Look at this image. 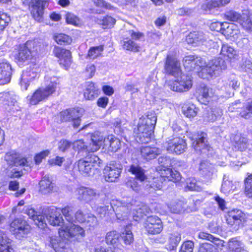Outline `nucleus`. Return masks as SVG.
I'll return each mask as SVG.
<instances>
[{
	"label": "nucleus",
	"instance_id": "obj_1",
	"mask_svg": "<svg viewBox=\"0 0 252 252\" xmlns=\"http://www.w3.org/2000/svg\"><path fill=\"white\" fill-rule=\"evenodd\" d=\"M157 117L155 112H148L139 119L137 126L133 132L136 140L141 143H148L154 132L157 123Z\"/></svg>",
	"mask_w": 252,
	"mask_h": 252
},
{
	"label": "nucleus",
	"instance_id": "obj_2",
	"mask_svg": "<svg viewBox=\"0 0 252 252\" xmlns=\"http://www.w3.org/2000/svg\"><path fill=\"white\" fill-rule=\"evenodd\" d=\"M93 147L90 149L92 151H97L101 146L109 151L116 152L121 147L120 140L113 135H108L104 137L98 132H94L92 134Z\"/></svg>",
	"mask_w": 252,
	"mask_h": 252
},
{
	"label": "nucleus",
	"instance_id": "obj_3",
	"mask_svg": "<svg viewBox=\"0 0 252 252\" xmlns=\"http://www.w3.org/2000/svg\"><path fill=\"white\" fill-rule=\"evenodd\" d=\"M102 161L94 154L87 156L78 162L79 171L84 176H92L99 173V167Z\"/></svg>",
	"mask_w": 252,
	"mask_h": 252
},
{
	"label": "nucleus",
	"instance_id": "obj_4",
	"mask_svg": "<svg viewBox=\"0 0 252 252\" xmlns=\"http://www.w3.org/2000/svg\"><path fill=\"white\" fill-rule=\"evenodd\" d=\"M225 61L220 58L213 59L203 65L202 69L198 72L199 77L208 79L210 77L219 75L222 70L226 68Z\"/></svg>",
	"mask_w": 252,
	"mask_h": 252
},
{
	"label": "nucleus",
	"instance_id": "obj_5",
	"mask_svg": "<svg viewBox=\"0 0 252 252\" xmlns=\"http://www.w3.org/2000/svg\"><path fill=\"white\" fill-rule=\"evenodd\" d=\"M218 39L213 34L207 32L204 33L202 32H190L186 37L188 44L198 46L204 44L209 47H215Z\"/></svg>",
	"mask_w": 252,
	"mask_h": 252
},
{
	"label": "nucleus",
	"instance_id": "obj_6",
	"mask_svg": "<svg viewBox=\"0 0 252 252\" xmlns=\"http://www.w3.org/2000/svg\"><path fill=\"white\" fill-rule=\"evenodd\" d=\"M47 83L45 87H41L37 90L33 94L30 99V104L35 105L39 102L47 98L56 91L59 83L58 79L55 77L50 78V81H47Z\"/></svg>",
	"mask_w": 252,
	"mask_h": 252
},
{
	"label": "nucleus",
	"instance_id": "obj_7",
	"mask_svg": "<svg viewBox=\"0 0 252 252\" xmlns=\"http://www.w3.org/2000/svg\"><path fill=\"white\" fill-rule=\"evenodd\" d=\"M38 48L34 41H27L24 45L20 46L18 53L15 55V60L20 63H29L37 53Z\"/></svg>",
	"mask_w": 252,
	"mask_h": 252
},
{
	"label": "nucleus",
	"instance_id": "obj_8",
	"mask_svg": "<svg viewBox=\"0 0 252 252\" xmlns=\"http://www.w3.org/2000/svg\"><path fill=\"white\" fill-rule=\"evenodd\" d=\"M246 216L241 210L233 209L228 212L226 221L230 230L236 231L243 227L246 222Z\"/></svg>",
	"mask_w": 252,
	"mask_h": 252
},
{
	"label": "nucleus",
	"instance_id": "obj_9",
	"mask_svg": "<svg viewBox=\"0 0 252 252\" xmlns=\"http://www.w3.org/2000/svg\"><path fill=\"white\" fill-rule=\"evenodd\" d=\"M128 171L135 176V178L129 179L126 183L127 186L135 191H139L141 188V184H139L137 180L142 184L147 179L144 170L138 165H131Z\"/></svg>",
	"mask_w": 252,
	"mask_h": 252
},
{
	"label": "nucleus",
	"instance_id": "obj_10",
	"mask_svg": "<svg viewBox=\"0 0 252 252\" xmlns=\"http://www.w3.org/2000/svg\"><path fill=\"white\" fill-rule=\"evenodd\" d=\"M128 201L113 200L112 204L113 205L114 212L118 220H126L130 214V211L132 210L131 202H128L131 200L130 198H128Z\"/></svg>",
	"mask_w": 252,
	"mask_h": 252
},
{
	"label": "nucleus",
	"instance_id": "obj_11",
	"mask_svg": "<svg viewBox=\"0 0 252 252\" xmlns=\"http://www.w3.org/2000/svg\"><path fill=\"white\" fill-rule=\"evenodd\" d=\"M25 5L28 6L33 18L37 21L42 20L46 1L42 0H25Z\"/></svg>",
	"mask_w": 252,
	"mask_h": 252
},
{
	"label": "nucleus",
	"instance_id": "obj_12",
	"mask_svg": "<svg viewBox=\"0 0 252 252\" xmlns=\"http://www.w3.org/2000/svg\"><path fill=\"white\" fill-rule=\"evenodd\" d=\"M122 169L123 166L120 163L114 161L110 162L103 170L105 181L109 182L116 181L120 176Z\"/></svg>",
	"mask_w": 252,
	"mask_h": 252
},
{
	"label": "nucleus",
	"instance_id": "obj_13",
	"mask_svg": "<svg viewBox=\"0 0 252 252\" xmlns=\"http://www.w3.org/2000/svg\"><path fill=\"white\" fill-rule=\"evenodd\" d=\"M191 140L192 141V146L197 152L206 153L211 149L207 140V134L205 132H200L194 135Z\"/></svg>",
	"mask_w": 252,
	"mask_h": 252
},
{
	"label": "nucleus",
	"instance_id": "obj_14",
	"mask_svg": "<svg viewBox=\"0 0 252 252\" xmlns=\"http://www.w3.org/2000/svg\"><path fill=\"white\" fill-rule=\"evenodd\" d=\"M60 237L64 238L69 237H83L85 236L84 229L78 225L70 223L69 225H64L59 230Z\"/></svg>",
	"mask_w": 252,
	"mask_h": 252
},
{
	"label": "nucleus",
	"instance_id": "obj_15",
	"mask_svg": "<svg viewBox=\"0 0 252 252\" xmlns=\"http://www.w3.org/2000/svg\"><path fill=\"white\" fill-rule=\"evenodd\" d=\"M164 147L170 153L181 154L187 149L186 141L180 137H174L164 143Z\"/></svg>",
	"mask_w": 252,
	"mask_h": 252
},
{
	"label": "nucleus",
	"instance_id": "obj_16",
	"mask_svg": "<svg viewBox=\"0 0 252 252\" xmlns=\"http://www.w3.org/2000/svg\"><path fill=\"white\" fill-rule=\"evenodd\" d=\"M183 65L188 71L196 70L198 72L202 69L205 61L200 57L189 55L184 57L183 60Z\"/></svg>",
	"mask_w": 252,
	"mask_h": 252
},
{
	"label": "nucleus",
	"instance_id": "obj_17",
	"mask_svg": "<svg viewBox=\"0 0 252 252\" xmlns=\"http://www.w3.org/2000/svg\"><path fill=\"white\" fill-rule=\"evenodd\" d=\"M29 225L25 220L21 219H15L10 225V231L18 239L24 237L29 232Z\"/></svg>",
	"mask_w": 252,
	"mask_h": 252
},
{
	"label": "nucleus",
	"instance_id": "obj_18",
	"mask_svg": "<svg viewBox=\"0 0 252 252\" xmlns=\"http://www.w3.org/2000/svg\"><path fill=\"white\" fill-rule=\"evenodd\" d=\"M192 83L190 76L183 74L180 79L175 80L169 84L170 89L173 91L183 92L189 91L192 87Z\"/></svg>",
	"mask_w": 252,
	"mask_h": 252
},
{
	"label": "nucleus",
	"instance_id": "obj_19",
	"mask_svg": "<svg viewBox=\"0 0 252 252\" xmlns=\"http://www.w3.org/2000/svg\"><path fill=\"white\" fill-rule=\"evenodd\" d=\"M233 146L235 150L246 151L252 156V140L248 139L244 135L236 134L233 138Z\"/></svg>",
	"mask_w": 252,
	"mask_h": 252
},
{
	"label": "nucleus",
	"instance_id": "obj_20",
	"mask_svg": "<svg viewBox=\"0 0 252 252\" xmlns=\"http://www.w3.org/2000/svg\"><path fill=\"white\" fill-rule=\"evenodd\" d=\"M144 226L147 232L152 235L159 234L163 230L161 220L156 216L147 217Z\"/></svg>",
	"mask_w": 252,
	"mask_h": 252
},
{
	"label": "nucleus",
	"instance_id": "obj_21",
	"mask_svg": "<svg viewBox=\"0 0 252 252\" xmlns=\"http://www.w3.org/2000/svg\"><path fill=\"white\" fill-rule=\"evenodd\" d=\"M75 192L78 200L87 203L97 198L99 196V193L96 190L84 187L76 189Z\"/></svg>",
	"mask_w": 252,
	"mask_h": 252
},
{
	"label": "nucleus",
	"instance_id": "obj_22",
	"mask_svg": "<svg viewBox=\"0 0 252 252\" xmlns=\"http://www.w3.org/2000/svg\"><path fill=\"white\" fill-rule=\"evenodd\" d=\"M53 52L55 56L59 58L60 64L65 69H67L72 63L71 55L70 51L61 47H55Z\"/></svg>",
	"mask_w": 252,
	"mask_h": 252
},
{
	"label": "nucleus",
	"instance_id": "obj_23",
	"mask_svg": "<svg viewBox=\"0 0 252 252\" xmlns=\"http://www.w3.org/2000/svg\"><path fill=\"white\" fill-rule=\"evenodd\" d=\"M38 69L34 67H29L23 71L21 75L20 85L23 90H27L30 82L38 77Z\"/></svg>",
	"mask_w": 252,
	"mask_h": 252
},
{
	"label": "nucleus",
	"instance_id": "obj_24",
	"mask_svg": "<svg viewBox=\"0 0 252 252\" xmlns=\"http://www.w3.org/2000/svg\"><path fill=\"white\" fill-rule=\"evenodd\" d=\"M164 69L167 73L175 77L181 73L180 63L176 58L170 55H168L166 57Z\"/></svg>",
	"mask_w": 252,
	"mask_h": 252
},
{
	"label": "nucleus",
	"instance_id": "obj_25",
	"mask_svg": "<svg viewBox=\"0 0 252 252\" xmlns=\"http://www.w3.org/2000/svg\"><path fill=\"white\" fill-rule=\"evenodd\" d=\"M79 111L77 110L66 109L60 113V118L63 121H72L73 126L75 128L78 127L81 120L80 119Z\"/></svg>",
	"mask_w": 252,
	"mask_h": 252
},
{
	"label": "nucleus",
	"instance_id": "obj_26",
	"mask_svg": "<svg viewBox=\"0 0 252 252\" xmlns=\"http://www.w3.org/2000/svg\"><path fill=\"white\" fill-rule=\"evenodd\" d=\"M45 219L53 226H61L63 223V220L58 208L48 209Z\"/></svg>",
	"mask_w": 252,
	"mask_h": 252
},
{
	"label": "nucleus",
	"instance_id": "obj_27",
	"mask_svg": "<svg viewBox=\"0 0 252 252\" xmlns=\"http://www.w3.org/2000/svg\"><path fill=\"white\" fill-rule=\"evenodd\" d=\"M12 73V69L10 63L7 61L0 63V85L8 83Z\"/></svg>",
	"mask_w": 252,
	"mask_h": 252
},
{
	"label": "nucleus",
	"instance_id": "obj_28",
	"mask_svg": "<svg viewBox=\"0 0 252 252\" xmlns=\"http://www.w3.org/2000/svg\"><path fill=\"white\" fill-rule=\"evenodd\" d=\"M5 159L9 165H20L31 168V162L28 161L26 158H20L18 155L13 152L6 154Z\"/></svg>",
	"mask_w": 252,
	"mask_h": 252
},
{
	"label": "nucleus",
	"instance_id": "obj_29",
	"mask_svg": "<svg viewBox=\"0 0 252 252\" xmlns=\"http://www.w3.org/2000/svg\"><path fill=\"white\" fill-rule=\"evenodd\" d=\"M170 211L172 213L180 214L187 209L188 206L185 199H175L167 204Z\"/></svg>",
	"mask_w": 252,
	"mask_h": 252
},
{
	"label": "nucleus",
	"instance_id": "obj_30",
	"mask_svg": "<svg viewBox=\"0 0 252 252\" xmlns=\"http://www.w3.org/2000/svg\"><path fill=\"white\" fill-rule=\"evenodd\" d=\"M161 152V150L157 147L142 146L140 149L141 157L147 161L155 158Z\"/></svg>",
	"mask_w": 252,
	"mask_h": 252
},
{
	"label": "nucleus",
	"instance_id": "obj_31",
	"mask_svg": "<svg viewBox=\"0 0 252 252\" xmlns=\"http://www.w3.org/2000/svg\"><path fill=\"white\" fill-rule=\"evenodd\" d=\"M200 173L207 180L212 179L215 171L214 165L207 160L202 161L199 166Z\"/></svg>",
	"mask_w": 252,
	"mask_h": 252
},
{
	"label": "nucleus",
	"instance_id": "obj_32",
	"mask_svg": "<svg viewBox=\"0 0 252 252\" xmlns=\"http://www.w3.org/2000/svg\"><path fill=\"white\" fill-rule=\"evenodd\" d=\"M18 96L13 92H3L0 93V103L14 106L17 103Z\"/></svg>",
	"mask_w": 252,
	"mask_h": 252
},
{
	"label": "nucleus",
	"instance_id": "obj_33",
	"mask_svg": "<svg viewBox=\"0 0 252 252\" xmlns=\"http://www.w3.org/2000/svg\"><path fill=\"white\" fill-rule=\"evenodd\" d=\"M27 215L30 218L32 219L36 224L39 228L44 229L47 226L44 215H38V213L33 209H29L27 211Z\"/></svg>",
	"mask_w": 252,
	"mask_h": 252
},
{
	"label": "nucleus",
	"instance_id": "obj_34",
	"mask_svg": "<svg viewBox=\"0 0 252 252\" xmlns=\"http://www.w3.org/2000/svg\"><path fill=\"white\" fill-rule=\"evenodd\" d=\"M99 92V89L94 83L88 82L84 95L88 100H93L98 96Z\"/></svg>",
	"mask_w": 252,
	"mask_h": 252
},
{
	"label": "nucleus",
	"instance_id": "obj_35",
	"mask_svg": "<svg viewBox=\"0 0 252 252\" xmlns=\"http://www.w3.org/2000/svg\"><path fill=\"white\" fill-rule=\"evenodd\" d=\"M39 191L43 193L46 194L52 192L54 189V184L49 179L48 176H44L40 181Z\"/></svg>",
	"mask_w": 252,
	"mask_h": 252
},
{
	"label": "nucleus",
	"instance_id": "obj_36",
	"mask_svg": "<svg viewBox=\"0 0 252 252\" xmlns=\"http://www.w3.org/2000/svg\"><path fill=\"white\" fill-rule=\"evenodd\" d=\"M199 238L208 240L213 243L217 249L221 250L224 247V242L220 239L217 238L212 235L205 232H201L198 234Z\"/></svg>",
	"mask_w": 252,
	"mask_h": 252
},
{
	"label": "nucleus",
	"instance_id": "obj_37",
	"mask_svg": "<svg viewBox=\"0 0 252 252\" xmlns=\"http://www.w3.org/2000/svg\"><path fill=\"white\" fill-rule=\"evenodd\" d=\"M130 206H132L133 218L136 221H138L143 215H146L149 212V208L144 205L137 208H135L132 204Z\"/></svg>",
	"mask_w": 252,
	"mask_h": 252
},
{
	"label": "nucleus",
	"instance_id": "obj_38",
	"mask_svg": "<svg viewBox=\"0 0 252 252\" xmlns=\"http://www.w3.org/2000/svg\"><path fill=\"white\" fill-rule=\"evenodd\" d=\"M10 242L6 234L3 231H0V252H14L12 248L7 245Z\"/></svg>",
	"mask_w": 252,
	"mask_h": 252
},
{
	"label": "nucleus",
	"instance_id": "obj_39",
	"mask_svg": "<svg viewBox=\"0 0 252 252\" xmlns=\"http://www.w3.org/2000/svg\"><path fill=\"white\" fill-rule=\"evenodd\" d=\"M215 92L212 88L204 86L202 87L199 91V98L202 100L203 103L209 102L214 96Z\"/></svg>",
	"mask_w": 252,
	"mask_h": 252
},
{
	"label": "nucleus",
	"instance_id": "obj_40",
	"mask_svg": "<svg viewBox=\"0 0 252 252\" xmlns=\"http://www.w3.org/2000/svg\"><path fill=\"white\" fill-rule=\"evenodd\" d=\"M122 44L123 48L127 51L137 52L140 49V46L138 44L128 37L123 39Z\"/></svg>",
	"mask_w": 252,
	"mask_h": 252
},
{
	"label": "nucleus",
	"instance_id": "obj_41",
	"mask_svg": "<svg viewBox=\"0 0 252 252\" xmlns=\"http://www.w3.org/2000/svg\"><path fill=\"white\" fill-rule=\"evenodd\" d=\"M96 211L100 216V217L105 218L106 220H108L113 214V205H112L111 202L110 205L101 206L97 208Z\"/></svg>",
	"mask_w": 252,
	"mask_h": 252
},
{
	"label": "nucleus",
	"instance_id": "obj_42",
	"mask_svg": "<svg viewBox=\"0 0 252 252\" xmlns=\"http://www.w3.org/2000/svg\"><path fill=\"white\" fill-rule=\"evenodd\" d=\"M220 54L230 59H235L238 57L237 51L227 44L222 45Z\"/></svg>",
	"mask_w": 252,
	"mask_h": 252
},
{
	"label": "nucleus",
	"instance_id": "obj_43",
	"mask_svg": "<svg viewBox=\"0 0 252 252\" xmlns=\"http://www.w3.org/2000/svg\"><path fill=\"white\" fill-rule=\"evenodd\" d=\"M60 212L62 213L63 216L64 217L65 220L69 223H73L75 221L74 219V212L73 207L70 206H66L63 208H60Z\"/></svg>",
	"mask_w": 252,
	"mask_h": 252
},
{
	"label": "nucleus",
	"instance_id": "obj_44",
	"mask_svg": "<svg viewBox=\"0 0 252 252\" xmlns=\"http://www.w3.org/2000/svg\"><path fill=\"white\" fill-rule=\"evenodd\" d=\"M245 30L249 32H252V22L248 12L242 14V18L239 22Z\"/></svg>",
	"mask_w": 252,
	"mask_h": 252
},
{
	"label": "nucleus",
	"instance_id": "obj_45",
	"mask_svg": "<svg viewBox=\"0 0 252 252\" xmlns=\"http://www.w3.org/2000/svg\"><path fill=\"white\" fill-rule=\"evenodd\" d=\"M241 117L245 119L252 117V99H249L240 111Z\"/></svg>",
	"mask_w": 252,
	"mask_h": 252
},
{
	"label": "nucleus",
	"instance_id": "obj_46",
	"mask_svg": "<svg viewBox=\"0 0 252 252\" xmlns=\"http://www.w3.org/2000/svg\"><path fill=\"white\" fill-rule=\"evenodd\" d=\"M181 240V237L180 233L175 232L171 234L169 237L167 249L170 251L176 249Z\"/></svg>",
	"mask_w": 252,
	"mask_h": 252
},
{
	"label": "nucleus",
	"instance_id": "obj_47",
	"mask_svg": "<svg viewBox=\"0 0 252 252\" xmlns=\"http://www.w3.org/2000/svg\"><path fill=\"white\" fill-rule=\"evenodd\" d=\"M198 111V108L193 104L185 105L182 107L183 113L188 118H193L196 116Z\"/></svg>",
	"mask_w": 252,
	"mask_h": 252
},
{
	"label": "nucleus",
	"instance_id": "obj_48",
	"mask_svg": "<svg viewBox=\"0 0 252 252\" xmlns=\"http://www.w3.org/2000/svg\"><path fill=\"white\" fill-rule=\"evenodd\" d=\"M163 179L161 177L154 178L152 181L149 182L150 184L147 185L146 187L150 192H152L154 190H160L162 187Z\"/></svg>",
	"mask_w": 252,
	"mask_h": 252
},
{
	"label": "nucleus",
	"instance_id": "obj_49",
	"mask_svg": "<svg viewBox=\"0 0 252 252\" xmlns=\"http://www.w3.org/2000/svg\"><path fill=\"white\" fill-rule=\"evenodd\" d=\"M215 8L217 6L215 0H206L201 6L202 11L206 14H211L212 10Z\"/></svg>",
	"mask_w": 252,
	"mask_h": 252
},
{
	"label": "nucleus",
	"instance_id": "obj_50",
	"mask_svg": "<svg viewBox=\"0 0 252 252\" xmlns=\"http://www.w3.org/2000/svg\"><path fill=\"white\" fill-rule=\"evenodd\" d=\"M55 41L59 44H69L72 41L71 38L63 33H55L53 36Z\"/></svg>",
	"mask_w": 252,
	"mask_h": 252
},
{
	"label": "nucleus",
	"instance_id": "obj_51",
	"mask_svg": "<svg viewBox=\"0 0 252 252\" xmlns=\"http://www.w3.org/2000/svg\"><path fill=\"white\" fill-rule=\"evenodd\" d=\"M103 50L104 47L103 45L91 47L88 51L87 58L90 59H95L97 57L101 56V53Z\"/></svg>",
	"mask_w": 252,
	"mask_h": 252
},
{
	"label": "nucleus",
	"instance_id": "obj_52",
	"mask_svg": "<svg viewBox=\"0 0 252 252\" xmlns=\"http://www.w3.org/2000/svg\"><path fill=\"white\" fill-rule=\"evenodd\" d=\"M91 142L90 143L89 146H87L85 144L84 141L82 140H77L72 143L73 148L75 150H85L86 151L93 152L90 149L93 147V142L92 139Z\"/></svg>",
	"mask_w": 252,
	"mask_h": 252
},
{
	"label": "nucleus",
	"instance_id": "obj_53",
	"mask_svg": "<svg viewBox=\"0 0 252 252\" xmlns=\"http://www.w3.org/2000/svg\"><path fill=\"white\" fill-rule=\"evenodd\" d=\"M120 237V234L116 231L108 232L106 235V242L108 244H116L118 242Z\"/></svg>",
	"mask_w": 252,
	"mask_h": 252
},
{
	"label": "nucleus",
	"instance_id": "obj_54",
	"mask_svg": "<svg viewBox=\"0 0 252 252\" xmlns=\"http://www.w3.org/2000/svg\"><path fill=\"white\" fill-rule=\"evenodd\" d=\"M225 17L226 20L231 22H240L242 18V14L233 10H230L225 12Z\"/></svg>",
	"mask_w": 252,
	"mask_h": 252
},
{
	"label": "nucleus",
	"instance_id": "obj_55",
	"mask_svg": "<svg viewBox=\"0 0 252 252\" xmlns=\"http://www.w3.org/2000/svg\"><path fill=\"white\" fill-rule=\"evenodd\" d=\"M186 191H199L200 188L197 185L196 181L194 178H189L186 181V186L185 187Z\"/></svg>",
	"mask_w": 252,
	"mask_h": 252
},
{
	"label": "nucleus",
	"instance_id": "obj_56",
	"mask_svg": "<svg viewBox=\"0 0 252 252\" xmlns=\"http://www.w3.org/2000/svg\"><path fill=\"white\" fill-rule=\"evenodd\" d=\"M240 243V242L235 238L230 240L228 242L230 252H246L244 250L241 249Z\"/></svg>",
	"mask_w": 252,
	"mask_h": 252
},
{
	"label": "nucleus",
	"instance_id": "obj_57",
	"mask_svg": "<svg viewBox=\"0 0 252 252\" xmlns=\"http://www.w3.org/2000/svg\"><path fill=\"white\" fill-rule=\"evenodd\" d=\"M158 164L160 165L158 167V170L159 169L167 168L171 165V159L170 157L166 156L160 157L158 159Z\"/></svg>",
	"mask_w": 252,
	"mask_h": 252
},
{
	"label": "nucleus",
	"instance_id": "obj_58",
	"mask_svg": "<svg viewBox=\"0 0 252 252\" xmlns=\"http://www.w3.org/2000/svg\"><path fill=\"white\" fill-rule=\"evenodd\" d=\"M10 17L6 13L0 11V31H2L9 24Z\"/></svg>",
	"mask_w": 252,
	"mask_h": 252
},
{
	"label": "nucleus",
	"instance_id": "obj_59",
	"mask_svg": "<svg viewBox=\"0 0 252 252\" xmlns=\"http://www.w3.org/2000/svg\"><path fill=\"white\" fill-rule=\"evenodd\" d=\"M116 22L114 18L111 16H107L104 17L103 18L100 20V24H101L103 29L111 28L113 27Z\"/></svg>",
	"mask_w": 252,
	"mask_h": 252
},
{
	"label": "nucleus",
	"instance_id": "obj_60",
	"mask_svg": "<svg viewBox=\"0 0 252 252\" xmlns=\"http://www.w3.org/2000/svg\"><path fill=\"white\" fill-rule=\"evenodd\" d=\"M65 20L67 24L74 26H78L81 24L80 19L71 13H67L65 14Z\"/></svg>",
	"mask_w": 252,
	"mask_h": 252
},
{
	"label": "nucleus",
	"instance_id": "obj_61",
	"mask_svg": "<svg viewBox=\"0 0 252 252\" xmlns=\"http://www.w3.org/2000/svg\"><path fill=\"white\" fill-rule=\"evenodd\" d=\"M121 237L124 243L126 245H129L133 242V237L131 230L128 227H127L122 233Z\"/></svg>",
	"mask_w": 252,
	"mask_h": 252
},
{
	"label": "nucleus",
	"instance_id": "obj_62",
	"mask_svg": "<svg viewBox=\"0 0 252 252\" xmlns=\"http://www.w3.org/2000/svg\"><path fill=\"white\" fill-rule=\"evenodd\" d=\"M245 193L249 197L252 198V174L248 176L245 180Z\"/></svg>",
	"mask_w": 252,
	"mask_h": 252
},
{
	"label": "nucleus",
	"instance_id": "obj_63",
	"mask_svg": "<svg viewBox=\"0 0 252 252\" xmlns=\"http://www.w3.org/2000/svg\"><path fill=\"white\" fill-rule=\"evenodd\" d=\"M194 243L191 241H187L182 245L179 252H193Z\"/></svg>",
	"mask_w": 252,
	"mask_h": 252
},
{
	"label": "nucleus",
	"instance_id": "obj_64",
	"mask_svg": "<svg viewBox=\"0 0 252 252\" xmlns=\"http://www.w3.org/2000/svg\"><path fill=\"white\" fill-rule=\"evenodd\" d=\"M198 252H218L215 247L209 243H203L199 247Z\"/></svg>",
	"mask_w": 252,
	"mask_h": 252
}]
</instances>
